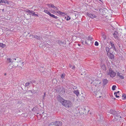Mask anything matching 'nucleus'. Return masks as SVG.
<instances>
[{
	"label": "nucleus",
	"mask_w": 126,
	"mask_h": 126,
	"mask_svg": "<svg viewBox=\"0 0 126 126\" xmlns=\"http://www.w3.org/2000/svg\"><path fill=\"white\" fill-rule=\"evenodd\" d=\"M49 15L50 17H51L52 14H51L49 12L48 14Z\"/></svg>",
	"instance_id": "nucleus-42"
},
{
	"label": "nucleus",
	"mask_w": 126,
	"mask_h": 126,
	"mask_svg": "<svg viewBox=\"0 0 126 126\" xmlns=\"http://www.w3.org/2000/svg\"><path fill=\"white\" fill-rule=\"evenodd\" d=\"M78 45H79V46H80V44H78Z\"/></svg>",
	"instance_id": "nucleus-50"
},
{
	"label": "nucleus",
	"mask_w": 126,
	"mask_h": 126,
	"mask_svg": "<svg viewBox=\"0 0 126 126\" xmlns=\"http://www.w3.org/2000/svg\"><path fill=\"white\" fill-rule=\"evenodd\" d=\"M119 91H118L117 93V94L119 93Z\"/></svg>",
	"instance_id": "nucleus-48"
},
{
	"label": "nucleus",
	"mask_w": 126,
	"mask_h": 126,
	"mask_svg": "<svg viewBox=\"0 0 126 126\" xmlns=\"http://www.w3.org/2000/svg\"><path fill=\"white\" fill-rule=\"evenodd\" d=\"M58 99L63 105L66 107H70L72 105V103L70 101L66 100L60 96L58 97Z\"/></svg>",
	"instance_id": "nucleus-1"
},
{
	"label": "nucleus",
	"mask_w": 126,
	"mask_h": 126,
	"mask_svg": "<svg viewBox=\"0 0 126 126\" xmlns=\"http://www.w3.org/2000/svg\"><path fill=\"white\" fill-rule=\"evenodd\" d=\"M32 11H30V10H28L26 12L28 13V14H30V15H31V13L32 12Z\"/></svg>",
	"instance_id": "nucleus-23"
},
{
	"label": "nucleus",
	"mask_w": 126,
	"mask_h": 126,
	"mask_svg": "<svg viewBox=\"0 0 126 126\" xmlns=\"http://www.w3.org/2000/svg\"><path fill=\"white\" fill-rule=\"evenodd\" d=\"M45 96H46V93H44V95L43 96V99H44V98H45Z\"/></svg>",
	"instance_id": "nucleus-38"
},
{
	"label": "nucleus",
	"mask_w": 126,
	"mask_h": 126,
	"mask_svg": "<svg viewBox=\"0 0 126 126\" xmlns=\"http://www.w3.org/2000/svg\"><path fill=\"white\" fill-rule=\"evenodd\" d=\"M1 3H7L9 4V2L6 0H2Z\"/></svg>",
	"instance_id": "nucleus-20"
},
{
	"label": "nucleus",
	"mask_w": 126,
	"mask_h": 126,
	"mask_svg": "<svg viewBox=\"0 0 126 126\" xmlns=\"http://www.w3.org/2000/svg\"><path fill=\"white\" fill-rule=\"evenodd\" d=\"M4 10V9H2V11L3 12V11Z\"/></svg>",
	"instance_id": "nucleus-51"
},
{
	"label": "nucleus",
	"mask_w": 126,
	"mask_h": 126,
	"mask_svg": "<svg viewBox=\"0 0 126 126\" xmlns=\"http://www.w3.org/2000/svg\"><path fill=\"white\" fill-rule=\"evenodd\" d=\"M2 0H0V3H1Z\"/></svg>",
	"instance_id": "nucleus-47"
},
{
	"label": "nucleus",
	"mask_w": 126,
	"mask_h": 126,
	"mask_svg": "<svg viewBox=\"0 0 126 126\" xmlns=\"http://www.w3.org/2000/svg\"><path fill=\"white\" fill-rule=\"evenodd\" d=\"M47 5L48 6V7H49L50 8V7H52V6L53 5V4H48Z\"/></svg>",
	"instance_id": "nucleus-31"
},
{
	"label": "nucleus",
	"mask_w": 126,
	"mask_h": 126,
	"mask_svg": "<svg viewBox=\"0 0 126 126\" xmlns=\"http://www.w3.org/2000/svg\"><path fill=\"white\" fill-rule=\"evenodd\" d=\"M58 43L60 45H62L63 44V42L61 41H58Z\"/></svg>",
	"instance_id": "nucleus-29"
},
{
	"label": "nucleus",
	"mask_w": 126,
	"mask_h": 126,
	"mask_svg": "<svg viewBox=\"0 0 126 126\" xmlns=\"http://www.w3.org/2000/svg\"><path fill=\"white\" fill-rule=\"evenodd\" d=\"M57 13H58L59 14L63 16H64L65 15V14L64 13L60 11H59L58 12H57Z\"/></svg>",
	"instance_id": "nucleus-19"
},
{
	"label": "nucleus",
	"mask_w": 126,
	"mask_h": 126,
	"mask_svg": "<svg viewBox=\"0 0 126 126\" xmlns=\"http://www.w3.org/2000/svg\"><path fill=\"white\" fill-rule=\"evenodd\" d=\"M37 108L36 107H35L34 108L32 109V111H33V110H34V111H35L36 110V109H37Z\"/></svg>",
	"instance_id": "nucleus-37"
},
{
	"label": "nucleus",
	"mask_w": 126,
	"mask_h": 126,
	"mask_svg": "<svg viewBox=\"0 0 126 126\" xmlns=\"http://www.w3.org/2000/svg\"><path fill=\"white\" fill-rule=\"evenodd\" d=\"M32 35V36L33 37L35 38H37V39H40L39 37L37 35Z\"/></svg>",
	"instance_id": "nucleus-21"
},
{
	"label": "nucleus",
	"mask_w": 126,
	"mask_h": 126,
	"mask_svg": "<svg viewBox=\"0 0 126 126\" xmlns=\"http://www.w3.org/2000/svg\"><path fill=\"white\" fill-rule=\"evenodd\" d=\"M110 45L111 46V47H110L112 48L114 50H115L116 49L114 44H113L112 43L110 42Z\"/></svg>",
	"instance_id": "nucleus-12"
},
{
	"label": "nucleus",
	"mask_w": 126,
	"mask_h": 126,
	"mask_svg": "<svg viewBox=\"0 0 126 126\" xmlns=\"http://www.w3.org/2000/svg\"><path fill=\"white\" fill-rule=\"evenodd\" d=\"M6 75V74H5V75Z\"/></svg>",
	"instance_id": "nucleus-54"
},
{
	"label": "nucleus",
	"mask_w": 126,
	"mask_h": 126,
	"mask_svg": "<svg viewBox=\"0 0 126 126\" xmlns=\"http://www.w3.org/2000/svg\"><path fill=\"white\" fill-rule=\"evenodd\" d=\"M114 94L115 95V96L116 97H119V96L118 95H117V93L115 92L114 93Z\"/></svg>",
	"instance_id": "nucleus-32"
},
{
	"label": "nucleus",
	"mask_w": 126,
	"mask_h": 126,
	"mask_svg": "<svg viewBox=\"0 0 126 126\" xmlns=\"http://www.w3.org/2000/svg\"><path fill=\"white\" fill-rule=\"evenodd\" d=\"M101 82H99V84H101Z\"/></svg>",
	"instance_id": "nucleus-49"
},
{
	"label": "nucleus",
	"mask_w": 126,
	"mask_h": 126,
	"mask_svg": "<svg viewBox=\"0 0 126 126\" xmlns=\"http://www.w3.org/2000/svg\"><path fill=\"white\" fill-rule=\"evenodd\" d=\"M48 126H62V123L61 121H56L51 122Z\"/></svg>",
	"instance_id": "nucleus-4"
},
{
	"label": "nucleus",
	"mask_w": 126,
	"mask_h": 126,
	"mask_svg": "<svg viewBox=\"0 0 126 126\" xmlns=\"http://www.w3.org/2000/svg\"><path fill=\"white\" fill-rule=\"evenodd\" d=\"M103 85H106L108 82V81L106 79H104L103 80Z\"/></svg>",
	"instance_id": "nucleus-14"
},
{
	"label": "nucleus",
	"mask_w": 126,
	"mask_h": 126,
	"mask_svg": "<svg viewBox=\"0 0 126 126\" xmlns=\"http://www.w3.org/2000/svg\"><path fill=\"white\" fill-rule=\"evenodd\" d=\"M87 39V40H86L85 39H84L83 40H82L83 42H84L86 44H89V42H90L91 43V41L92 40H93V39L92 38V37H88Z\"/></svg>",
	"instance_id": "nucleus-6"
},
{
	"label": "nucleus",
	"mask_w": 126,
	"mask_h": 126,
	"mask_svg": "<svg viewBox=\"0 0 126 126\" xmlns=\"http://www.w3.org/2000/svg\"><path fill=\"white\" fill-rule=\"evenodd\" d=\"M119 117L121 118V117L120 116V115L118 114V116H116V117H115V118L116 119H118Z\"/></svg>",
	"instance_id": "nucleus-30"
},
{
	"label": "nucleus",
	"mask_w": 126,
	"mask_h": 126,
	"mask_svg": "<svg viewBox=\"0 0 126 126\" xmlns=\"http://www.w3.org/2000/svg\"><path fill=\"white\" fill-rule=\"evenodd\" d=\"M46 46L47 47H48L49 46L48 44L47 43V44H46Z\"/></svg>",
	"instance_id": "nucleus-40"
},
{
	"label": "nucleus",
	"mask_w": 126,
	"mask_h": 126,
	"mask_svg": "<svg viewBox=\"0 0 126 126\" xmlns=\"http://www.w3.org/2000/svg\"><path fill=\"white\" fill-rule=\"evenodd\" d=\"M114 37L115 38L117 39L118 35V33L117 31H115L113 34Z\"/></svg>",
	"instance_id": "nucleus-10"
},
{
	"label": "nucleus",
	"mask_w": 126,
	"mask_h": 126,
	"mask_svg": "<svg viewBox=\"0 0 126 126\" xmlns=\"http://www.w3.org/2000/svg\"><path fill=\"white\" fill-rule=\"evenodd\" d=\"M54 10H57V11H59L58 10V9L57 7L55 6V7H54Z\"/></svg>",
	"instance_id": "nucleus-36"
},
{
	"label": "nucleus",
	"mask_w": 126,
	"mask_h": 126,
	"mask_svg": "<svg viewBox=\"0 0 126 126\" xmlns=\"http://www.w3.org/2000/svg\"><path fill=\"white\" fill-rule=\"evenodd\" d=\"M29 92H32V91H29Z\"/></svg>",
	"instance_id": "nucleus-52"
},
{
	"label": "nucleus",
	"mask_w": 126,
	"mask_h": 126,
	"mask_svg": "<svg viewBox=\"0 0 126 126\" xmlns=\"http://www.w3.org/2000/svg\"><path fill=\"white\" fill-rule=\"evenodd\" d=\"M5 46V45L3 44L2 43H0V47H4Z\"/></svg>",
	"instance_id": "nucleus-22"
},
{
	"label": "nucleus",
	"mask_w": 126,
	"mask_h": 126,
	"mask_svg": "<svg viewBox=\"0 0 126 126\" xmlns=\"http://www.w3.org/2000/svg\"><path fill=\"white\" fill-rule=\"evenodd\" d=\"M107 74L111 77L113 78L115 76L116 73L111 69L110 68L109 70H107Z\"/></svg>",
	"instance_id": "nucleus-2"
},
{
	"label": "nucleus",
	"mask_w": 126,
	"mask_h": 126,
	"mask_svg": "<svg viewBox=\"0 0 126 126\" xmlns=\"http://www.w3.org/2000/svg\"><path fill=\"white\" fill-rule=\"evenodd\" d=\"M32 16H38L39 15L38 14H35V13L33 11H32L31 13V15Z\"/></svg>",
	"instance_id": "nucleus-15"
},
{
	"label": "nucleus",
	"mask_w": 126,
	"mask_h": 126,
	"mask_svg": "<svg viewBox=\"0 0 126 126\" xmlns=\"http://www.w3.org/2000/svg\"><path fill=\"white\" fill-rule=\"evenodd\" d=\"M50 11L52 13H53V14H55L56 13H57V12H58L59 11H57V10H53L52 9H51Z\"/></svg>",
	"instance_id": "nucleus-16"
},
{
	"label": "nucleus",
	"mask_w": 126,
	"mask_h": 126,
	"mask_svg": "<svg viewBox=\"0 0 126 126\" xmlns=\"http://www.w3.org/2000/svg\"><path fill=\"white\" fill-rule=\"evenodd\" d=\"M101 68L102 69L105 71L106 70V66L104 64H103L102 65Z\"/></svg>",
	"instance_id": "nucleus-17"
},
{
	"label": "nucleus",
	"mask_w": 126,
	"mask_h": 126,
	"mask_svg": "<svg viewBox=\"0 0 126 126\" xmlns=\"http://www.w3.org/2000/svg\"><path fill=\"white\" fill-rule=\"evenodd\" d=\"M110 113L115 115V116H118V112L113 110H110Z\"/></svg>",
	"instance_id": "nucleus-7"
},
{
	"label": "nucleus",
	"mask_w": 126,
	"mask_h": 126,
	"mask_svg": "<svg viewBox=\"0 0 126 126\" xmlns=\"http://www.w3.org/2000/svg\"><path fill=\"white\" fill-rule=\"evenodd\" d=\"M94 45L96 46H98V43L97 41H95V43Z\"/></svg>",
	"instance_id": "nucleus-33"
},
{
	"label": "nucleus",
	"mask_w": 126,
	"mask_h": 126,
	"mask_svg": "<svg viewBox=\"0 0 126 126\" xmlns=\"http://www.w3.org/2000/svg\"><path fill=\"white\" fill-rule=\"evenodd\" d=\"M105 50L107 55H108V54L113 53L114 51L113 49L112 48H110V46L106 47L105 48Z\"/></svg>",
	"instance_id": "nucleus-5"
},
{
	"label": "nucleus",
	"mask_w": 126,
	"mask_h": 126,
	"mask_svg": "<svg viewBox=\"0 0 126 126\" xmlns=\"http://www.w3.org/2000/svg\"><path fill=\"white\" fill-rule=\"evenodd\" d=\"M75 68V66L74 65L73 66V67L72 68V69H74Z\"/></svg>",
	"instance_id": "nucleus-43"
},
{
	"label": "nucleus",
	"mask_w": 126,
	"mask_h": 126,
	"mask_svg": "<svg viewBox=\"0 0 126 126\" xmlns=\"http://www.w3.org/2000/svg\"><path fill=\"white\" fill-rule=\"evenodd\" d=\"M122 97H124L123 99H125L126 98V94H123Z\"/></svg>",
	"instance_id": "nucleus-24"
},
{
	"label": "nucleus",
	"mask_w": 126,
	"mask_h": 126,
	"mask_svg": "<svg viewBox=\"0 0 126 126\" xmlns=\"http://www.w3.org/2000/svg\"><path fill=\"white\" fill-rule=\"evenodd\" d=\"M69 66L70 67H72V65L71 64H69Z\"/></svg>",
	"instance_id": "nucleus-46"
},
{
	"label": "nucleus",
	"mask_w": 126,
	"mask_h": 126,
	"mask_svg": "<svg viewBox=\"0 0 126 126\" xmlns=\"http://www.w3.org/2000/svg\"><path fill=\"white\" fill-rule=\"evenodd\" d=\"M30 84V82H27L25 84V87H27L29 86Z\"/></svg>",
	"instance_id": "nucleus-26"
},
{
	"label": "nucleus",
	"mask_w": 126,
	"mask_h": 126,
	"mask_svg": "<svg viewBox=\"0 0 126 126\" xmlns=\"http://www.w3.org/2000/svg\"><path fill=\"white\" fill-rule=\"evenodd\" d=\"M65 18L66 19V20H70V16H67V18H66V17H65Z\"/></svg>",
	"instance_id": "nucleus-25"
},
{
	"label": "nucleus",
	"mask_w": 126,
	"mask_h": 126,
	"mask_svg": "<svg viewBox=\"0 0 126 126\" xmlns=\"http://www.w3.org/2000/svg\"><path fill=\"white\" fill-rule=\"evenodd\" d=\"M73 88V89H76L77 88V87L75 86H73L72 87Z\"/></svg>",
	"instance_id": "nucleus-39"
},
{
	"label": "nucleus",
	"mask_w": 126,
	"mask_h": 126,
	"mask_svg": "<svg viewBox=\"0 0 126 126\" xmlns=\"http://www.w3.org/2000/svg\"><path fill=\"white\" fill-rule=\"evenodd\" d=\"M87 15L90 17L93 18L96 17V16L94 14H91L90 13H87Z\"/></svg>",
	"instance_id": "nucleus-8"
},
{
	"label": "nucleus",
	"mask_w": 126,
	"mask_h": 126,
	"mask_svg": "<svg viewBox=\"0 0 126 126\" xmlns=\"http://www.w3.org/2000/svg\"><path fill=\"white\" fill-rule=\"evenodd\" d=\"M107 55L111 59H114V55L112 54V53L108 54V55Z\"/></svg>",
	"instance_id": "nucleus-9"
},
{
	"label": "nucleus",
	"mask_w": 126,
	"mask_h": 126,
	"mask_svg": "<svg viewBox=\"0 0 126 126\" xmlns=\"http://www.w3.org/2000/svg\"><path fill=\"white\" fill-rule=\"evenodd\" d=\"M102 35L103 36L104 38V37H105V35H104L103 34H102Z\"/></svg>",
	"instance_id": "nucleus-44"
},
{
	"label": "nucleus",
	"mask_w": 126,
	"mask_h": 126,
	"mask_svg": "<svg viewBox=\"0 0 126 126\" xmlns=\"http://www.w3.org/2000/svg\"><path fill=\"white\" fill-rule=\"evenodd\" d=\"M14 60H16V59H11L10 58H8L7 60V62L9 64L8 67L9 69H11L13 67V63L14 62Z\"/></svg>",
	"instance_id": "nucleus-3"
},
{
	"label": "nucleus",
	"mask_w": 126,
	"mask_h": 126,
	"mask_svg": "<svg viewBox=\"0 0 126 126\" xmlns=\"http://www.w3.org/2000/svg\"><path fill=\"white\" fill-rule=\"evenodd\" d=\"M73 93L77 96H78L79 94V92L78 90H74L73 91Z\"/></svg>",
	"instance_id": "nucleus-13"
},
{
	"label": "nucleus",
	"mask_w": 126,
	"mask_h": 126,
	"mask_svg": "<svg viewBox=\"0 0 126 126\" xmlns=\"http://www.w3.org/2000/svg\"><path fill=\"white\" fill-rule=\"evenodd\" d=\"M65 76V74H63L62 75L61 77L62 78H64V76Z\"/></svg>",
	"instance_id": "nucleus-35"
},
{
	"label": "nucleus",
	"mask_w": 126,
	"mask_h": 126,
	"mask_svg": "<svg viewBox=\"0 0 126 126\" xmlns=\"http://www.w3.org/2000/svg\"><path fill=\"white\" fill-rule=\"evenodd\" d=\"M51 17H53L54 18H55V19H56L57 18V17L56 16L52 14L51 15Z\"/></svg>",
	"instance_id": "nucleus-28"
},
{
	"label": "nucleus",
	"mask_w": 126,
	"mask_h": 126,
	"mask_svg": "<svg viewBox=\"0 0 126 126\" xmlns=\"http://www.w3.org/2000/svg\"><path fill=\"white\" fill-rule=\"evenodd\" d=\"M55 7V6H54V5H53V6H52V7L51 8H53V9H54V7Z\"/></svg>",
	"instance_id": "nucleus-45"
},
{
	"label": "nucleus",
	"mask_w": 126,
	"mask_h": 126,
	"mask_svg": "<svg viewBox=\"0 0 126 126\" xmlns=\"http://www.w3.org/2000/svg\"><path fill=\"white\" fill-rule=\"evenodd\" d=\"M85 38L86 39V37H85Z\"/></svg>",
	"instance_id": "nucleus-53"
},
{
	"label": "nucleus",
	"mask_w": 126,
	"mask_h": 126,
	"mask_svg": "<svg viewBox=\"0 0 126 126\" xmlns=\"http://www.w3.org/2000/svg\"><path fill=\"white\" fill-rule=\"evenodd\" d=\"M100 12H103V10L102 9H100Z\"/></svg>",
	"instance_id": "nucleus-41"
},
{
	"label": "nucleus",
	"mask_w": 126,
	"mask_h": 126,
	"mask_svg": "<svg viewBox=\"0 0 126 126\" xmlns=\"http://www.w3.org/2000/svg\"><path fill=\"white\" fill-rule=\"evenodd\" d=\"M121 74L119 72H117V76H119L120 78L124 79V77L122 75H121Z\"/></svg>",
	"instance_id": "nucleus-11"
},
{
	"label": "nucleus",
	"mask_w": 126,
	"mask_h": 126,
	"mask_svg": "<svg viewBox=\"0 0 126 126\" xmlns=\"http://www.w3.org/2000/svg\"><path fill=\"white\" fill-rule=\"evenodd\" d=\"M116 86L115 85H113L112 87V90H115V88H116Z\"/></svg>",
	"instance_id": "nucleus-27"
},
{
	"label": "nucleus",
	"mask_w": 126,
	"mask_h": 126,
	"mask_svg": "<svg viewBox=\"0 0 126 126\" xmlns=\"http://www.w3.org/2000/svg\"><path fill=\"white\" fill-rule=\"evenodd\" d=\"M14 62V63H13V64H14V65H13V67L14 66V67H16L18 66V64H17V63H18V62Z\"/></svg>",
	"instance_id": "nucleus-18"
},
{
	"label": "nucleus",
	"mask_w": 126,
	"mask_h": 126,
	"mask_svg": "<svg viewBox=\"0 0 126 126\" xmlns=\"http://www.w3.org/2000/svg\"><path fill=\"white\" fill-rule=\"evenodd\" d=\"M44 12L47 14L49 12L47 10H44Z\"/></svg>",
	"instance_id": "nucleus-34"
}]
</instances>
